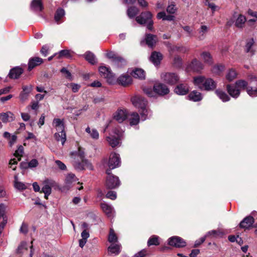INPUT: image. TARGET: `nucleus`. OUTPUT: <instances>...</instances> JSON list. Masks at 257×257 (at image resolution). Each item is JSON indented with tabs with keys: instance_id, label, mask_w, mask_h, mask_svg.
Instances as JSON below:
<instances>
[{
	"instance_id": "nucleus-50",
	"label": "nucleus",
	"mask_w": 257,
	"mask_h": 257,
	"mask_svg": "<svg viewBox=\"0 0 257 257\" xmlns=\"http://www.w3.org/2000/svg\"><path fill=\"white\" fill-rule=\"evenodd\" d=\"M235 85L239 89H244L245 88L247 89V88L248 87H247V85H248L247 82L246 81L243 80H239L236 81L235 82Z\"/></svg>"
},
{
	"instance_id": "nucleus-11",
	"label": "nucleus",
	"mask_w": 257,
	"mask_h": 257,
	"mask_svg": "<svg viewBox=\"0 0 257 257\" xmlns=\"http://www.w3.org/2000/svg\"><path fill=\"white\" fill-rule=\"evenodd\" d=\"M131 102L136 108H141L147 106V101L141 96L136 95L131 98Z\"/></svg>"
},
{
	"instance_id": "nucleus-35",
	"label": "nucleus",
	"mask_w": 257,
	"mask_h": 257,
	"mask_svg": "<svg viewBox=\"0 0 257 257\" xmlns=\"http://www.w3.org/2000/svg\"><path fill=\"white\" fill-rule=\"evenodd\" d=\"M131 75L136 78H139L141 79H144L145 77V74L144 71L140 68H136L133 70Z\"/></svg>"
},
{
	"instance_id": "nucleus-3",
	"label": "nucleus",
	"mask_w": 257,
	"mask_h": 257,
	"mask_svg": "<svg viewBox=\"0 0 257 257\" xmlns=\"http://www.w3.org/2000/svg\"><path fill=\"white\" fill-rule=\"evenodd\" d=\"M123 131L119 127H115L106 138V140L109 145L112 148L118 146L120 143L121 138L122 137Z\"/></svg>"
},
{
	"instance_id": "nucleus-13",
	"label": "nucleus",
	"mask_w": 257,
	"mask_h": 257,
	"mask_svg": "<svg viewBox=\"0 0 257 257\" xmlns=\"http://www.w3.org/2000/svg\"><path fill=\"white\" fill-rule=\"evenodd\" d=\"M71 155L74 156V158L79 160L80 159L82 161L83 160V162L85 163L86 166L87 168L90 170H93L92 165L87 160L85 159L84 152L80 148H79L77 152L72 153Z\"/></svg>"
},
{
	"instance_id": "nucleus-41",
	"label": "nucleus",
	"mask_w": 257,
	"mask_h": 257,
	"mask_svg": "<svg viewBox=\"0 0 257 257\" xmlns=\"http://www.w3.org/2000/svg\"><path fill=\"white\" fill-rule=\"evenodd\" d=\"M120 245L119 244L112 243L108 248V251L111 253L118 254L120 252Z\"/></svg>"
},
{
	"instance_id": "nucleus-54",
	"label": "nucleus",
	"mask_w": 257,
	"mask_h": 257,
	"mask_svg": "<svg viewBox=\"0 0 257 257\" xmlns=\"http://www.w3.org/2000/svg\"><path fill=\"white\" fill-rule=\"evenodd\" d=\"M254 43V39L253 38H251L248 40L246 42L245 49L246 52H249Z\"/></svg>"
},
{
	"instance_id": "nucleus-61",
	"label": "nucleus",
	"mask_w": 257,
	"mask_h": 257,
	"mask_svg": "<svg viewBox=\"0 0 257 257\" xmlns=\"http://www.w3.org/2000/svg\"><path fill=\"white\" fill-rule=\"evenodd\" d=\"M55 163L58 166V167L61 170H66L67 169L66 166L61 161L59 160H56L55 161Z\"/></svg>"
},
{
	"instance_id": "nucleus-29",
	"label": "nucleus",
	"mask_w": 257,
	"mask_h": 257,
	"mask_svg": "<svg viewBox=\"0 0 257 257\" xmlns=\"http://www.w3.org/2000/svg\"><path fill=\"white\" fill-rule=\"evenodd\" d=\"M78 180L75 175L73 173H69L66 177L65 184L67 189H69L72 184Z\"/></svg>"
},
{
	"instance_id": "nucleus-38",
	"label": "nucleus",
	"mask_w": 257,
	"mask_h": 257,
	"mask_svg": "<svg viewBox=\"0 0 257 257\" xmlns=\"http://www.w3.org/2000/svg\"><path fill=\"white\" fill-rule=\"evenodd\" d=\"M17 252L24 256L28 253V245L26 242L21 243L18 248Z\"/></svg>"
},
{
	"instance_id": "nucleus-21",
	"label": "nucleus",
	"mask_w": 257,
	"mask_h": 257,
	"mask_svg": "<svg viewBox=\"0 0 257 257\" xmlns=\"http://www.w3.org/2000/svg\"><path fill=\"white\" fill-rule=\"evenodd\" d=\"M163 55L159 52L154 51L152 53L150 57V60L155 65L158 66L160 64L162 60Z\"/></svg>"
},
{
	"instance_id": "nucleus-10",
	"label": "nucleus",
	"mask_w": 257,
	"mask_h": 257,
	"mask_svg": "<svg viewBox=\"0 0 257 257\" xmlns=\"http://www.w3.org/2000/svg\"><path fill=\"white\" fill-rule=\"evenodd\" d=\"M168 243L169 245L177 248H181L186 245V242L181 237L178 236H173L168 238Z\"/></svg>"
},
{
	"instance_id": "nucleus-52",
	"label": "nucleus",
	"mask_w": 257,
	"mask_h": 257,
	"mask_svg": "<svg viewBox=\"0 0 257 257\" xmlns=\"http://www.w3.org/2000/svg\"><path fill=\"white\" fill-rule=\"evenodd\" d=\"M236 72L234 70L230 69L227 73L226 78L228 81H231L236 77Z\"/></svg>"
},
{
	"instance_id": "nucleus-64",
	"label": "nucleus",
	"mask_w": 257,
	"mask_h": 257,
	"mask_svg": "<svg viewBox=\"0 0 257 257\" xmlns=\"http://www.w3.org/2000/svg\"><path fill=\"white\" fill-rule=\"evenodd\" d=\"M205 5L208 6L214 13L216 9L217 6L214 3H210L208 0H205Z\"/></svg>"
},
{
	"instance_id": "nucleus-40",
	"label": "nucleus",
	"mask_w": 257,
	"mask_h": 257,
	"mask_svg": "<svg viewBox=\"0 0 257 257\" xmlns=\"http://www.w3.org/2000/svg\"><path fill=\"white\" fill-rule=\"evenodd\" d=\"M246 21V18L242 15H239L235 21V26L238 28H242Z\"/></svg>"
},
{
	"instance_id": "nucleus-20",
	"label": "nucleus",
	"mask_w": 257,
	"mask_h": 257,
	"mask_svg": "<svg viewBox=\"0 0 257 257\" xmlns=\"http://www.w3.org/2000/svg\"><path fill=\"white\" fill-rule=\"evenodd\" d=\"M43 62V59L40 57L31 58L29 60L28 70L30 71L35 67L41 65Z\"/></svg>"
},
{
	"instance_id": "nucleus-43",
	"label": "nucleus",
	"mask_w": 257,
	"mask_h": 257,
	"mask_svg": "<svg viewBox=\"0 0 257 257\" xmlns=\"http://www.w3.org/2000/svg\"><path fill=\"white\" fill-rule=\"evenodd\" d=\"M65 15V11L63 9L59 8L56 12L54 19L57 24L60 23V20L64 17Z\"/></svg>"
},
{
	"instance_id": "nucleus-22",
	"label": "nucleus",
	"mask_w": 257,
	"mask_h": 257,
	"mask_svg": "<svg viewBox=\"0 0 257 257\" xmlns=\"http://www.w3.org/2000/svg\"><path fill=\"white\" fill-rule=\"evenodd\" d=\"M254 220L253 217L248 216L245 217L240 223V228L247 229L250 227L254 223Z\"/></svg>"
},
{
	"instance_id": "nucleus-24",
	"label": "nucleus",
	"mask_w": 257,
	"mask_h": 257,
	"mask_svg": "<svg viewBox=\"0 0 257 257\" xmlns=\"http://www.w3.org/2000/svg\"><path fill=\"white\" fill-rule=\"evenodd\" d=\"M23 72V69L21 67H15L10 70L9 76L12 79H18Z\"/></svg>"
},
{
	"instance_id": "nucleus-55",
	"label": "nucleus",
	"mask_w": 257,
	"mask_h": 257,
	"mask_svg": "<svg viewBox=\"0 0 257 257\" xmlns=\"http://www.w3.org/2000/svg\"><path fill=\"white\" fill-rule=\"evenodd\" d=\"M144 93L149 97H153L155 96V92L151 88H145L143 89Z\"/></svg>"
},
{
	"instance_id": "nucleus-28",
	"label": "nucleus",
	"mask_w": 257,
	"mask_h": 257,
	"mask_svg": "<svg viewBox=\"0 0 257 257\" xmlns=\"http://www.w3.org/2000/svg\"><path fill=\"white\" fill-rule=\"evenodd\" d=\"M188 97L189 100L194 102L199 101L202 99V94L196 90H193L188 95Z\"/></svg>"
},
{
	"instance_id": "nucleus-5",
	"label": "nucleus",
	"mask_w": 257,
	"mask_h": 257,
	"mask_svg": "<svg viewBox=\"0 0 257 257\" xmlns=\"http://www.w3.org/2000/svg\"><path fill=\"white\" fill-rule=\"evenodd\" d=\"M106 173L107 176L106 178L105 185L109 189H114L120 184V182L118 177L111 174L110 170H106Z\"/></svg>"
},
{
	"instance_id": "nucleus-48",
	"label": "nucleus",
	"mask_w": 257,
	"mask_h": 257,
	"mask_svg": "<svg viewBox=\"0 0 257 257\" xmlns=\"http://www.w3.org/2000/svg\"><path fill=\"white\" fill-rule=\"evenodd\" d=\"M201 56L205 63L210 65L212 63V59L209 53L204 52L201 54Z\"/></svg>"
},
{
	"instance_id": "nucleus-8",
	"label": "nucleus",
	"mask_w": 257,
	"mask_h": 257,
	"mask_svg": "<svg viewBox=\"0 0 257 257\" xmlns=\"http://www.w3.org/2000/svg\"><path fill=\"white\" fill-rule=\"evenodd\" d=\"M55 184V181L52 179H46L43 182V186L41 192L44 193V197L48 199V196L52 192V187Z\"/></svg>"
},
{
	"instance_id": "nucleus-7",
	"label": "nucleus",
	"mask_w": 257,
	"mask_h": 257,
	"mask_svg": "<svg viewBox=\"0 0 257 257\" xmlns=\"http://www.w3.org/2000/svg\"><path fill=\"white\" fill-rule=\"evenodd\" d=\"M120 158L119 155L115 153H112L109 156V160L106 162L109 169L111 171L120 165Z\"/></svg>"
},
{
	"instance_id": "nucleus-62",
	"label": "nucleus",
	"mask_w": 257,
	"mask_h": 257,
	"mask_svg": "<svg viewBox=\"0 0 257 257\" xmlns=\"http://www.w3.org/2000/svg\"><path fill=\"white\" fill-rule=\"evenodd\" d=\"M69 85L71 87L72 91L74 93L78 92L80 88V85L76 83H71Z\"/></svg>"
},
{
	"instance_id": "nucleus-33",
	"label": "nucleus",
	"mask_w": 257,
	"mask_h": 257,
	"mask_svg": "<svg viewBox=\"0 0 257 257\" xmlns=\"http://www.w3.org/2000/svg\"><path fill=\"white\" fill-rule=\"evenodd\" d=\"M31 9L35 12H40L43 9L41 0H33L31 5Z\"/></svg>"
},
{
	"instance_id": "nucleus-32",
	"label": "nucleus",
	"mask_w": 257,
	"mask_h": 257,
	"mask_svg": "<svg viewBox=\"0 0 257 257\" xmlns=\"http://www.w3.org/2000/svg\"><path fill=\"white\" fill-rule=\"evenodd\" d=\"M85 60L90 64L94 65L97 62V59L95 55L90 51H87L83 55Z\"/></svg>"
},
{
	"instance_id": "nucleus-46",
	"label": "nucleus",
	"mask_w": 257,
	"mask_h": 257,
	"mask_svg": "<svg viewBox=\"0 0 257 257\" xmlns=\"http://www.w3.org/2000/svg\"><path fill=\"white\" fill-rule=\"evenodd\" d=\"M208 30V27L205 25H202L198 31L199 40H203L204 39L206 33Z\"/></svg>"
},
{
	"instance_id": "nucleus-44",
	"label": "nucleus",
	"mask_w": 257,
	"mask_h": 257,
	"mask_svg": "<svg viewBox=\"0 0 257 257\" xmlns=\"http://www.w3.org/2000/svg\"><path fill=\"white\" fill-rule=\"evenodd\" d=\"M223 234V232L220 230H212L208 231L205 235L206 237H218L221 236Z\"/></svg>"
},
{
	"instance_id": "nucleus-23",
	"label": "nucleus",
	"mask_w": 257,
	"mask_h": 257,
	"mask_svg": "<svg viewBox=\"0 0 257 257\" xmlns=\"http://www.w3.org/2000/svg\"><path fill=\"white\" fill-rule=\"evenodd\" d=\"M100 206L103 211L108 217L113 216L114 209L111 205L103 202L101 203Z\"/></svg>"
},
{
	"instance_id": "nucleus-53",
	"label": "nucleus",
	"mask_w": 257,
	"mask_h": 257,
	"mask_svg": "<svg viewBox=\"0 0 257 257\" xmlns=\"http://www.w3.org/2000/svg\"><path fill=\"white\" fill-rule=\"evenodd\" d=\"M177 8L174 3H171L167 8V12L170 14H174L177 11Z\"/></svg>"
},
{
	"instance_id": "nucleus-17",
	"label": "nucleus",
	"mask_w": 257,
	"mask_h": 257,
	"mask_svg": "<svg viewBox=\"0 0 257 257\" xmlns=\"http://www.w3.org/2000/svg\"><path fill=\"white\" fill-rule=\"evenodd\" d=\"M154 91L156 94L164 95L169 93L170 90L168 87L164 84H157L154 86Z\"/></svg>"
},
{
	"instance_id": "nucleus-31",
	"label": "nucleus",
	"mask_w": 257,
	"mask_h": 257,
	"mask_svg": "<svg viewBox=\"0 0 257 257\" xmlns=\"http://www.w3.org/2000/svg\"><path fill=\"white\" fill-rule=\"evenodd\" d=\"M145 41L146 44L151 48H153L157 42V37L155 35L152 34H147L146 35Z\"/></svg>"
},
{
	"instance_id": "nucleus-42",
	"label": "nucleus",
	"mask_w": 257,
	"mask_h": 257,
	"mask_svg": "<svg viewBox=\"0 0 257 257\" xmlns=\"http://www.w3.org/2000/svg\"><path fill=\"white\" fill-rule=\"evenodd\" d=\"M141 109V119L142 121H144L149 118L148 116H151L152 115V112L151 111L148 109H147L146 106L144 108H140Z\"/></svg>"
},
{
	"instance_id": "nucleus-58",
	"label": "nucleus",
	"mask_w": 257,
	"mask_h": 257,
	"mask_svg": "<svg viewBox=\"0 0 257 257\" xmlns=\"http://www.w3.org/2000/svg\"><path fill=\"white\" fill-rule=\"evenodd\" d=\"M173 64L175 67L179 68L182 66V59L179 56H176L174 59Z\"/></svg>"
},
{
	"instance_id": "nucleus-6",
	"label": "nucleus",
	"mask_w": 257,
	"mask_h": 257,
	"mask_svg": "<svg viewBox=\"0 0 257 257\" xmlns=\"http://www.w3.org/2000/svg\"><path fill=\"white\" fill-rule=\"evenodd\" d=\"M99 72L101 76L105 78L108 83L113 84L115 83L116 78L109 68L104 66H101L99 68Z\"/></svg>"
},
{
	"instance_id": "nucleus-34",
	"label": "nucleus",
	"mask_w": 257,
	"mask_h": 257,
	"mask_svg": "<svg viewBox=\"0 0 257 257\" xmlns=\"http://www.w3.org/2000/svg\"><path fill=\"white\" fill-rule=\"evenodd\" d=\"M167 46L170 52L177 51L180 53H185L188 51V49L184 46H173L169 43H167Z\"/></svg>"
},
{
	"instance_id": "nucleus-14",
	"label": "nucleus",
	"mask_w": 257,
	"mask_h": 257,
	"mask_svg": "<svg viewBox=\"0 0 257 257\" xmlns=\"http://www.w3.org/2000/svg\"><path fill=\"white\" fill-rule=\"evenodd\" d=\"M203 69V65L196 59H194L186 67V70L188 71H192L197 72H200Z\"/></svg>"
},
{
	"instance_id": "nucleus-27",
	"label": "nucleus",
	"mask_w": 257,
	"mask_h": 257,
	"mask_svg": "<svg viewBox=\"0 0 257 257\" xmlns=\"http://www.w3.org/2000/svg\"><path fill=\"white\" fill-rule=\"evenodd\" d=\"M15 117L13 113L10 111L0 113V119L4 123L12 121L14 120Z\"/></svg>"
},
{
	"instance_id": "nucleus-60",
	"label": "nucleus",
	"mask_w": 257,
	"mask_h": 257,
	"mask_svg": "<svg viewBox=\"0 0 257 257\" xmlns=\"http://www.w3.org/2000/svg\"><path fill=\"white\" fill-rule=\"evenodd\" d=\"M106 197L111 200H115L116 198V193L115 191H109L107 193Z\"/></svg>"
},
{
	"instance_id": "nucleus-4",
	"label": "nucleus",
	"mask_w": 257,
	"mask_h": 257,
	"mask_svg": "<svg viewBox=\"0 0 257 257\" xmlns=\"http://www.w3.org/2000/svg\"><path fill=\"white\" fill-rule=\"evenodd\" d=\"M152 14L150 12H143L136 18V20L140 25H146L147 28L152 31L153 29V21Z\"/></svg>"
},
{
	"instance_id": "nucleus-57",
	"label": "nucleus",
	"mask_w": 257,
	"mask_h": 257,
	"mask_svg": "<svg viewBox=\"0 0 257 257\" xmlns=\"http://www.w3.org/2000/svg\"><path fill=\"white\" fill-rule=\"evenodd\" d=\"M247 93L251 97L257 96V88L253 89L251 87L247 88Z\"/></svg>"
},
{
	"instance_id": "nucleus-45",
	"label": "nucleus",
	"mask_w": 257,
	"mask_h": 257,
	"mask_svg": "<svg viewBox=\"0 0 257 257\" xmlns=\"http://www.w3.org/2000/svg\"><path fill=\"white\" fill-rule=\"evenodd\" d=\"M138 13L139 10L136 7H131L127 10V15L131 19L134 18Z\"/></svg>"
},
{
	"instance_id": "nucleus-63",
	"label": "nucleus",
	"mask_w": 257,
	"mask_h": 257,
	"mask_svg": "<svg viewBox=\"0 0 257 257\" xmlns=\"http://www.w3.org/2000/svg\"><path fill=\"white\" fill-rule=\"evenodd\" d=\"M224 69V66L222 65H218L214 66L213 68V71L214 73H218Z\"/></svg>"
},
{
	"instance_id": "nucleus-2",
	"label": "nucleus",
	"mask_w": 257,
	"mask_h": 257,
	"mask_svg": "<svg viewBox=\"0 0 257 257\" xmlns=\"http://www.w3.org/2000/svg\"><path fill=\"white\" fill-rule=\"evenodd\" d=\"M193 81L194 84L202 90H213L216 87V84L213 79L202 76L194 77Z\"/></svg>"
},
{
	"instance_id": "nucleus-37",
	"label": "nucleus",
	"mask_w": 257,
	"mask_h": 257,
	"mask_svg": "<svg viewBox=\"0 0 257 257\" xmlns=\"http://www.w3.org/2000/svg\"><path fill=\"white\" fill-rule=\"evenodd\" d=\"M215 93L223 102H227L230 100L229 96L225 92L221 90H216Z\"/></svg>"
},
{
	"instance_id": "nucleus-59",
	"label": "nucleus",
	"mask_w": 257,
	"mask_h": 257,
	"mask_svg": "<svg viewBox=\"0 0 257 257\" xmlns=\"http://www.w3.org/2000/svg\"><path fill=\"white\" fill-rule=\"evenodd\" d=\"M60 71L61 73H62L63 74L65 75L66 78H67L70 80L72 79V75H71V73L66 68H64V67L62 68L61 69Z\"/></svg>"
},
{
	"instance_id": "nucleus-19",
	"label": "nucleus",
	"mask_w": 257,
	"mask_h": 257,
	"mask_svg": "<svg viewBox=\"0 0 257 257\" xmlns=\"http://www.w3.org/2000/svg\"><path fill=\"white\" fill-rule=\"evenodd\" d=\"M226 89L228 93L233 98H237L240 95V90L235 85L228 84L226 86Z\"/></svg>"
},
{
	"instance_id": "nucleus-18",
	"label": "nucleus",
	"mask_w": 257,
	"mask_h": 257,
	"mask_svg": "<svg viewBox=\"0 0 257 257\" xmlns=\"http://www.w3.org/2000/svg\"><path fill=\"white\" fill-rule=\"evenodd\" d=\"M189 91V88L188 84L183 83L178 84L174 89V92L180 95H185Z\"/></svg>"
},
{
	"instance_id": "nucleus-15",
	"label": "nucleus",
	"mask_w": 257,
	"mask_h": 257,
	"mask_svg": "<svg viewBox=\"0 0 257 257\" xmlns=\"http://www.w3.org/2000/svg\"><path fill=\"white\" fill-rule=\"evenodd\" d=\"M33 89L32 85H24L22 87V91L19 95V99L22 102L26 101Z\"/></svg>"
},
{
	"instance_id": "nucleus-1",
	"label": "nucleus",
	"mask_w": 257,
	"mask_h": 257,
	"mask_svg": "<svg viewBox=\"0 0 257 257\" xmlns=\"http://www.w3.org/2000/svg\"><path fill=\"white\" fill-rule=\"evenodd\" d=\"M53 126L56 128L57 132L54 134V138L58 142H61L62 145L66 140V135L65 132V126L63 119L54 118L52 122Z\"/></svg>"
},
{
	"instance_id": "nucleus-16",
	"label": "nucleus",
	"mask_w": 257,
	"mask_h": 257,
	"mask_svg": "<svg viewBox=\"0 0 257 257\" xmlns=\"http://www.w3.org/2000/svg\"><path fill=\"white\" fill-rule=\"evenodd\" d=\"M126 118L131 126L138 125L141 120L139 114L136 112H133L127 114Z\"/></svg>"
},
{
	"instance_id": "nucleus-26",
	"label": "nucleus",
	"mask_w": 257,
	"mask_h": 257,
	"mask_svg": "<svg viewBox=\"0 0 257 257\" xmlns=\"http://www.w3.org/2000/svg\"><path fill=\"white\" fill-rule=\"evenodd\" d=\"M127 115L126 110L119 109L115 112L114 118L118 122H122L126 118Z\"/></svg>"
},
{
	"instance_id": "nucleus-56",
	"label": "nucleus",
	"mask_w": 257,
	"mask_h": 257,
	"mask_svg": "<svg viewBox=\"0 0 257 257\" xmlns=\"http://www.w3.org/2000/svg\"><path fill=\"white\" fill-rule=\"evenodd\" d=\"M148 255H149L148 250L143 249L135 253L133 257H146Z\"/></svg>"
},
{
	"instance_id": "nucleus-9",
	"label": "nucleus",
	"mask_w": 257,
	"mask_h": 257,
	"mask_svg": "<svg viewBox=\"0 0 257 257\" xmlns=\"http://www.w3.org/2000/svg\"><path fill=\"white\" fill-rule=\"evenodd\" d=\"M161 77L163 81L170 85L176 84L179 80V76L175 73L162 74Z\"/></svg>"
},
{
	"instance_id": "nucleus-36",
	"label": "nucleus",
	"mask_w": 257,
	"mask_h": 257,
	"mask_svg": "<svg viewBox=\"0 0 257 257\" xmlns=\"http://www.w3.org/2000/svg\"><path fill=\"white\" fill-rule=\"evenodd\" d=\"M85 132L89 135V136L93 140H97L99 138V133L98 131L94 128L91 129L88 126L85 129Z\"/></svg>"
},
{
	"instance_id": "nucleus-30",
	"label": "nucleus",
	"mask_w": 257,
	"mask_h": 257,
	"mask_svg": "<svg viewBox=\"0 0 257 257\" xmlns=\"http://www.w3.org/2000/svg\"><path fill=\"white\" fill-rule=\"evenodd\" d=\"M119 84L123 86H126L132 82V77L128 75H122L117 79Z\"/></svg>"
},
{
	"instance_id": "nucleus-25",
	"label": "nucleus",
	"mask_w": 257,
	"mask_h": 257,
	"mask_svg": "<svg viewBox=\"0 0 257 257\" xmlns=\"http://www.w3.org/2000/svg\"><path fill=\"white\" fill-rule=\"evenodd\" d=\"M72 163L75 169L77 171H82L85 169H88L83 160L74 158Z\"/></svg>"
},
{
	"instance_id": "nucleus-47",
	"label": "nucleus",
	"mask_w": 257,
	"mask_h": 257,
	"mask_svg": "<svg viewBox=\"0 0 257 257\" xmlns=\"http://www.w3.org/2000/svg\"><path fill=\"white\" fill-rule=\"evenodd\" d=\"M117 236L114 230L112 228H110L109 230V233L108 237V240L111 243H114L117 242Z\"/></svg>"
},
{
	"instance_id": "nucleus-51",
	"label": "nucleus",
	"mask_w": 257,
	"mask_h": 257,
	"mask_svg": "<svg viewBox=\"0 0 257 257\" xmlns=\"http://www.w3.org/2000/svg\"><path fill=\"white\" fill-rule=\"evenodd\" d=\"M24 154V147L20 145L18 147L17 150L14 153V156L18 158V161H20L21 160V157Z\"/></svg>"
},
{
	"instance_id": "nucleus-49",
	"label": "nucleus",
	"mask_w": 257,
	"mask_h": 257,
	"mask_svg": "<svg viewBox=\"0 0 257 257\" xmlns=\"http://www.w3.org/2000/svg\"><path fill=\"white\" fill-rule=\"evenodd\" d=\"M14 178V186L16 189L18 190H23L26 188V186L25 184H24L22 182L18 181L17 175H15Z\"/></svg>"
},
{
	"instance_id": "nucleus-12",
	"label": "nucleus",
	"mask_w": 257,
	"mask_h": 257,
	"mask_svg": "<svg viewBox=\"0 0 257 257\" xmlns=\"http://www.w3.org/2000/svg\"><path fill=\"white\" fill-rule=\"evenodd\" d=\"M107 57L109 59H112L113 65L116 67H121L126 63L125 60L123 58L117 56L112 52L108 53L107 54Z\"/></svg>"
},
{
	"instance_id": "nucleus-39",
	"label": "nucleus",
	"mask_w": 257,
	"mask_h": 257,
	"mask_svg": "<svg viewBox=\"0 0 257 257\" xmlns=\"http://www.w3.org/2000/svg\"><path fill=\"white\" fill-rule=\"evenodd\" d=\"M160 237L155 235L151 236L148 239L147 244L149 246L151 245H158L160 242L159 241Z\"/></svg>"
}]
</instances>
